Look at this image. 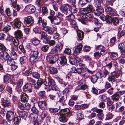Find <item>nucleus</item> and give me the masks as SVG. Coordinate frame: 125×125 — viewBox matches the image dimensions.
<instances>
[{
  "label": "nucleus",
  "mask_w": 125,
  "mask_h": 125,
  "mask_svg": "<svg viewBox=\"0 0 125 125\" xmlns=\"http://www.w3.org/2000/svg\"><path fill=\"white\" fill-rule=\"evenodd\" d=\"M60 9L65 16L66 18L72 20L75 18L73 13H76L77 11V8L76 7L72 8L70 5L67 4H64L61 6Z\"/></svg>",
  "instance_id": "f257e3e1"
},
{
  "label": "nucleus",
  "mask_w": 125,
  "mask_h": 125,
  "mask_svg": "<svg viewBox=\"0 0 125 125\" xmlns=\"http://www.w3.org/2000/svg\"><path fill=\"white\" fill-rule=\"evenodd\" d=\"M23 22L25 25L30 27L32 26L34 23V20L31 16H28L25 18Z\"/></svg>",
  "instance_id": "f03ea898"
},
{
  "label": "nucleus",
  "mask_w": 125,
  "mask_h": 125,
  "mask_svg": "<svg viewBox=\"0 0 125 125\" xmlns=\"http://www.w3.org/2000/svg\"><path fill=\"white\" fill-rule=\"evenodd\" d=\"M42 28L44 30L47 32L48 34L51 35H52L55 31L57 29L55 26H53L52 27L45 26L44 27Z\"/></svg>",
  "instance_id": "7ed1b4c3"
},
{
  "label": "nucleus",
  "mask_w": 125,
  "mask_h": 125,
  "mask_svg": "<svg viewBox=\"0 0 125 125\" xmlns=\"http://www.w3.org/2000/svg\"><path fill=\"white\" fill-rule=\"evenodd\" d=\"M36 26L39 28H43L45 26L47 25V21L45 20H42V18L41 17L38 19V22L37 23Z\"/></svg>",
  "instance_id": "20e7f679"
},
{
  "label": "nucleus",
  "mask_w": 125,
  "mask_h": 125,
  "mask_svg": "<svg viewBox=\"0 0 125 125\" xmlns=\"http://www.w3.org/2000/svg\"><path fill=\"white\" fill-rule=\"evenodd\" d=\"M93 5L91 4H88L87 7L83 9L81 11V13L84 14H88L92 12L93 9Z\"/></svg>",
  "instance_id": "39448f33"
},
{
  "label": "nucleus",
  "mask_w": 125,
  "mask_h": 125,
  "mask_svg": "<svg viewBox=\"0 0 125 125\" xmlns=\"http://www.w3.org/2000/svg\"><path fill=\"white\" fill-rule=\"evenodd\" d=\"M98 72V76L101 78L103 77L105 78L107 75H109L110 74V72L106 69L102 70Z\"/></svg>",
  "instance_id": "423d86ee"
},
{
  "label": "nucleus",
  "mask_w": 125,
  "mask_h": 125,
  "mask_svg": "<svg viewBox=\"0 0 125 125\" xmlns=\"http://www.w3.org/2000/svg\"><path fill=\"white\" fill-rule=\"evenodd\" d=\"M15 117V114L14 112L11 111H7L6 114V118L9 121H12Z\"/></svg>",
  "instance_id": "0eeeda50"
},
{
  "label": "nucleus",
  "mask_w": 125,
  "mask_h": 125,
  "mask_svg": "<svg viewBox=\"0 0 125 125\" xmlns=\"http://www.w3.org/2000/svg\"><path fill=\"white\" fill-rule=\"evenodd\" d=\"M23 90L24 91L28 93H31L32 92V85L30 83H27L23 86Z\"/></svg>",
  "instance_id": "6e6552de"
},
{
  "label": "nucleus",
  "mask_w": 125,
  "mask_h": 125,
  "mask_svg": "<svg viewBox=\"0 0 125 125\" xmlns=\"http://www.w3.org/2000/svg\"><path fill=\"white\" fill-rule=\"evenodd\" d=\"M59 113V114H62L68 117H70L72 115L69 109L67 108L61 110Z\"/></svg>",
  "instance_id": "1a4fd4ad"
},
{
  "label": "nucleus",
  "mask_w": 125,
  "mask_h": 125,
  "mask_svg": "<svg viewBox=\"0 0 125 125\" xmlns=\"http://www.w3.org/2000/svg\"><path fill=\"white\" fill-rule=\"evenodd\" d=\"M2 102V105L4 107H8L11 105L10 99L9 98H2L1 99Z\"/></svg>",
  "instance_id": "9d476101"
},
{
  "label": "nucleus",
  "mask_w": 125,
  "mask_h": 125,
  "mask_svg": "<svg viewBox=\"0 0 125 125\" xmlns=\"http://www.w3.org/2000/svg\"><path fill=\"white\" fill-rule=\"evenodd\" d=\"M105 11L107 14L112 16H114L116 15L114 10L110 7H106L105 9Z\"/></svg>",
  "instance_id": "9b49d317"
},
{
  "label": "nucleus",
  "mask_w": 125,
  "mask_h": 125,
  "mask_svg": "<svg viewBox=\"0 0 125 125\" xmlns=\"http://www.w3.org/2000/svg\"><path fill=\"white\" fill-rule=\"evenodd\" d=\"M26 11L30 13H33L35 11V8L34 6L31 4L27 5L25 8Z\"/></svg>",
  "instance_id": "f8f14e48"
},
{
  "label": "nucleus",
  "mask_w": 125,
  "mask_h": 125,
  "mask_svg": "<svg viewBox=\"0 0 125 125\" xmlns=\"http://www.w3.org/2000/svg\"><path fill=\"white\" fill-rule=\"evenodd\" d=\"M100 19L103 21H106L107 22L109 23L112 22V18L109 16L107 15L105 16L103 14H102L100 16Z\"/></svg>",
  "instance_id": "ddd939ff"
},
{
  "label": "nucleus",
  "mask_w": 125,
  "mask_h": 125,
  "mask_svg": "<svg viewBox=\"0 0 125 125\" xmlns=\"http://www.w3.org/2000/svg\"><path fill=\"white\" fill-rule=\"evenodd\" d=\"M51 21V23L52 24L55 25H59L60 23L61 19L56 16L52 18L50 20Z\"/></svg>",
  "instance_id": "4468645a"
},
{
  "label": "nucleus",
  "mask_w": 125,
  "mask_h": 125,
  "mask_svg": "<svg viewBox=\"0 0 125 125\" xmlns=\"http://www.w3.org/2000/svg\"><path fill=\"white\" fill-rule=\"evenodd\" d=\"M87 14H82L81 15V18L85 20L88 21L89 19H92L94 18L93 14L92 13L89 14L88 15Z\"/></svg>",
  "instance_id": "2eb2a0df"
},
{
  "label": "nucleus",
  "mask_w": 125,
  "mask_h": 125,
  "mask_svg": "<svg viewBox=\"0 0 125 125\" xmlns=\"http://www.w3.org/2000/svg\"><path fill=\"white\" fill-rule=\"evenodd\" d=\"M38 104L39 108L42 109L44 110L46 109L47 103L45 101H39L38 102Z\"/></svg>",
  "instance_id": "dca6fc26"
},
{
  "label": "nucleus",
  "mask_w": 125,
  "mask_h": 125,
  "mask_svg": "<svg viewBox=\"0 0 125 125\" xmlns=\"http://www.w3.org/2000/svg\"><path fill=\"white\" fill-rule=\"evenodd\" d=\"M82 44L80 43L75 48L73 53V54L74 56H76L80 53V52L82 48Z\"/></svg>",
  "instance_id": "f3484780"
},
{
  "label": "nucleus",
  "mask_w": 125,
  "mask_h": 125,
  "mask_svg": "<svg viewBox=\"0 0 125 125\" xmlns=\"http://www.w3.org/2000/svg\"><path fill=\"white\" fill-rule=\"evenodd\" d=\"M118 49L120 51L121 55H125V45L123 43H120L118 45Z\"/></svg>",
  "instance_id": "a211bd4d"
},
{
  "label": "nucleus",
  "mask_w": 125,
  "mask_h": 125,
  "mask_svg": "<svg viewBox=\"0 0 125 125\" xmlns=\"http://www.w3.org/2000/svg\"><path fill=\"white\" fill-rule=\"evenodd\" d=\"M98 73L97 72L95 75H92L90 77V79L91 82L93 83H95L97 82L98 79H101L98 76Z\"/></svg>",
  "instance_id": "6ab92c4d"
},
{
  "label": "nucleus",
  "mask_w": 125,
  "mask_h": 125,
  "mask_svg": "<svg viewBox=\"0 0 125 125\" xmlns=\"http://www.w3.org/2000/svg\"><path fill=\"white\" fill-rule=\"evenodd\" d=\"M21 100L22 102H27L29 99L28 96L26 94L24 93L21 96Z\"/></svg>",
  "instance_id": "aec40b11"
},
{
  "label": "nucleus",
  "mask_w": 125,
  "mask_h": 125,
  "mask_svg": "<svg viewBox=\"0 0 125 125\" xmlns=\"http://www.w3.org/2000/svg\"><path fill=\"white\" fill-rule=\"evenodd\" d=\"M104 10L102 7L99 8H96L94 10V13L95 15L97 16H99L103 11Z\"/></svg>",
  "instance_id": "412c9836"
},
{
  "label": "nucleus",
  "mask_w": 125,
  "mask_h": 125,
  "mask_svg": "<svg viewBox=\"0 0 125 125\" xmlns=\"http://www.w3.org/2000/svg\"><path fill=\"white\" fill-rule=\"evenodd\" d=\"M13 22V25L15 27L18 29L21 26V22L19 19H16L14 20Z\"/></svg>",
  "instance_id": "4be33fe9"
},
{
  "label": "nucleus",
  "mask_w": 125,
  "mask_h": 125,
  "mask_svg": "<svg viewBox=\"0 0 125 125\" xmlns=\"http://www.w3.org/2000/svg\"><path fill=\"white\" fill-rule=\"evenodd\" d=\"M114 73H113L109 75L108 78V80L110 82L113 83L115 82L116 80L115 77V75L114 74Z\"/></svg>",
  "instance_id": "5701e85b"
},
{
  "label": "nucleus",
  "mask_w": 125,
  "mask_h": 125,
  "mask_svg": "<svg viewBox=\"0 0 125 125\" xmlns=\"http://www.w3.org/2000/svg\"><path fill=\"white\" fill-rule=\"evenodd\" d=\"M59 61L60 62L59 64L60 66H64L66 64V59L64 57H60L59 59Z\"/></svg>",
  "instance_id": "b1692460"
},
{
  "label": "nucleus",
  "mask_w": 125,
  "mask_h": 125,
  "mask_svg": "<svg viewBox=\"0 0 125 125\" xmlns=\"http://www.w3.org/2000/svg\"><path fill=\"white\" fill-rule=\"evenodd\" d=\"M14 34L16 37L19 39L21 38L23 36L22 33L21 31L19 30H17L15 32Z\"/></svg>",
  "instance_id": "393cba45"
},
{
  "label": "nucleus",
  "mask_w": 125,
  "mask_h": 125,
  "mask_svg": "<svg viewBox=\"0 0 125 125\" xmlns=\"http://www.w3.org/2000/svg\"><path fill=\"white\" fill-rule=\"evenodd\" d=\"M66 116L62 114H60L59 117V120L60 121L63 123H64L67 121V119L66 118Z\"/></svg>",
  "instance_id": "a878e982"
},
{
  "label": "nucleus",
  "mask_w": 125,
  "mask_h": 125,
  "mask_svg": "<svg viewBox=\"0 0 125 125\" xmlns=\"http://www.w3.org/2000/svg\"><path fill=\"white\" fill-rule=\"evenodd\" d=\"M120 96L117 93L111 96V98L114 101H117L120 99Z\"/></svg>",
  "instance_id": "bb28decb"
},
{
  "label": "nucleus",
  "mask_w": 125,
  "mask_h": 125,
  "mask_svg": "<svg viewBox=\"0 0 125 125\" xmlns=\"http://www.w3.org/2000/svg\"><path fill=\"white\" fill-rule=\"evenodd\" d=\"M19 117L23 118L27 117V112L24 111H21L19 112Z\"/></svg>",
  "instance_id": "cd10ccee"
},
{
  "label": "nucleus",
  "mask_w": 125,
  "mask_h": 125,
  "mask_svg": "<svg viewBox=\"0 0 125 125\" xmlns=\"http://www.w3.org/2000/svg\"><path fill=\"white\" fill-rule=\"evenodd\" d=\"M111 58L113 60L116 59L118 57V54L117 52H113L110 53Z\"/></svg>",
  "instance_id": "c85d7f7f"
},
{
  "label": "nucleus",
  "mask_w": 125,
  "mask_h": 125,
  "mask_svg": "<svg viewBox=\"0 0 125 125\" xmlns=\"http://www.w3.org/2000/svg\"><path fill=\"white\" fill-rule=\"evenodd\" d=\"M87 3V2L85 0H80L78 4V5L80 7H82L85 5Z\"/></svg>",
  "instance_id": "c756f323"
},
{
  "label": "nucleus",
  "mask_w": 125,
  "mask_h": 125,
  "mask_svg": "<svg viewBox=\"0 0 125 125\" xmlns=\"http://www.w3.org/2000/svg\"><path fill=\"white\" fill-rule=\"evenodd\" d=\"M50 73L52 74H56L58 72V70L56 68L53 67H51L50 68Z\"/></svg>",
  "instance_id": "7c9ffc66"
},
{
  "label": "nucleus",
  "mask_w": 125,
  "mask_h": 125,
  "mask_svg": "<svg viewBox=\"0 0 125 125\" xmlns=\"http://www.w3.org/2000/svg\"><path fill=\"white\" fill-rule=\"evenodd\" d=\"M56 79L58 82L61 84V85L63 87H65L67 85L66 83L63 81V80L60 78L59 77H56Z\"/></svg>",
  "instance_id": "2f4dec72"
},
{
  "label": "nucleus",
  "mask_w": 125,
  "mask_h": 125,
  "mask_svg": "<svg viewBox=\"0 0 125 125\" xmlns=\"http://www.w3.org/2000/svg\"><path fill=\"white\" fill-rule=\"evenodd\" d=\"M32 72L30 70H26L23 73V75L26 76H30L32 74Z\"/></svg>",
  "instance_id": "473e14b6"
},
{
  "label": "nucleus",
  "mask_w": 125,
  "mask_h": 125,
  "mask_svg": "<svg viewBox=\"0 0 125 125\" xmlns=\"http://www.w3.org/2000/svg\"><path fill=\"white\" fill-rule=\"evenodd\" d=\"M77 36L79 39L80 40L83 39L84 35L83 32L81 31H79L77 32Z\"/></svg>",
  "instance_id": "72a5a7b5"
},
{
  "label": "nucleus",
  "mask_w": 125,
  "mask_h": 125,
  "mask_svg": "<svg viewBox=\"0 0 125 125\" xmlns=\"http://www.w3.org/2000/svg\"><path fill=\"white\" fill-rule=\"evenodd\" d=\"M21 118L19 116L17 117H14V119L12 120L13 124H16L19 123L21 121Z\"/></svg>",
  "instance_id": "f704fd0d"
},
{
  "label": "nucleus",
  "mask_w": 125,
  "mask_h": 125,
  "mask_svg": "<svg viewBox=\"0 0 125 125\" xmlns=\"http://www.w3.org/2000/svg\"><path fill=\"white\" fill-rule=\"evenodd\" d=\"M27 57L25 56H22L20 58V61L21 64H23L27 61Z\"/></svg>",
  "instance_id": "c9c22d12"
},
{
  "label": "nucleus",
  "mask_w": 125,
  "mask_h": 125,
  "mask_svg": "<svg viewBox=\"0 0 125 125\" xmlns=\"http://www.w3.org/2000/svg\"><path fill=\"white\" fill-rule=\"evenodd\" d=\"M27 83H30L32 85V84H34L35 83H36V81L32 78L27 77Z\"/></svg>",
  "instance_id": "e433bc0d"
},
{
  "label": "nucleus",
  "mask_w": 125,
  "mask_h": 125,
  "mask_svg": "<svg viewBox=\"0 0 125 125\" xmlns=\"http://www.w3.org/2000/svg\"><path fill=\"white\" fill-rule=\"evenodd\" d=\"M50 10L49 13L50 16L48 17V19L49 20L54 17L55 15V12L54 10L50 9Z\"/></svg>",
  "instance_id": "4c0bfd02"
},
{
  "label": "nucleus",
  "mask_w": 125,
  "mask_h": 125,
  "mask_svg": "<svg viewBox=\"0 0 125 125\" xmlns=\"http://www.w3.org/2000/svg\"><path fill=\"white\" fill-rule=\"evenodd\" d=\"M30 60L31 62L32 63H35L38 61V57L31 56Z\"/></svg>",
  "instance_id": "58836bf2"
},
{
  "label": "nucleus",
  "mask_w": 125,
  "mask_h": 125,
  "mask_svg": "<svg viewBox=\"0 0 125 125\" xmlns=\"http://www.w3.org/2000/svg\"><path fill=\"white\" fill-rule=\"evenodd\" d=\"M94 2L95 6L96 8L102 7L101 6V2L99 0H95Z\"/></svg>",
  "instance_id": "ea45409f"
},
{
  "label": "nucleus",
  "mask_w": 125,
  "mask_h": 125,
  "mask_svg": "<svg viewBox=\"0 0 125 125\" xmlns=\"http://www.w3.org/2000/svg\"><path fill=\"white\" fill-rule=\"evenodd\" d=\"M98 98L101 101H105L107 99V97L105 94L101 95L99 96Z\"/></svg>",
  "instance_id": "a19ab883"
},
{
  "label": "nucleus",
  "mask_w": 125,
  "mask_h": 125,
  "mask_svg": "<svg viewBox=\"0 0 125 125\" xmlns=\"http://www.w3.org/2000/svg\"><path fill=\"white\" fill-rule=\"evenodd\" d=\"M10 58V56L8 53L6 52H3V58L5 61L7 60Z\"/></svg>",
  "instance_id": "79ce46f5"
},
{
  "label": "nucleus",
  "mask_w": 125,
  "mask_h": 125,
  "mask_svg": "<svg viewBox=\"0 0 125 125\" xmlns=\"http://www.w3.org/2000/svg\"><path fill=\"white\" fill-rule=\"evenodd\" d=\"M38 94L39 96L42 98H44L46 97L45 92L44 91L39 92Z\"/></svg>",
  "instance_id": "37998d69"
},
{
  "label": "nucleus",
  "mask_w": 125,
  "mask_h": 125,
  "mask_svg": "<svg viewBox=\"0 0 125 125\" xmlns=\"http://www.w3.org/2000/svg\"><path fill=\"white\" fill-rule=\"evenodd\" d=\"M60 106H59L58 108H50L49 109V110L52 113L57 112L60 109Z\"/></svg>",
  "instance_id": "c03bdc74"
},
{
  "label": "nucleus",
  "mask_w": 125,
  "mask_h": 125,
  "mask_svg": "<svg viewBox=\"0 0 125 125\" xmlns=\"http://www.w3.org/2000/svg\"><path fill=\"white\" fill-rule=\"evenodd\" d=\"M107 60H108L106 58L104 60V61L105 62V63L106 64L105 66H107L108 68L110 69L113 66L112 61L110 62L107 63V62H106Z\"/></svg>",
  "instance_id": "a18cd8bd"
},
{
  "label": "nucleus",
  "mask_w": 125,
  "mask_h": 125,
  "mask_svg": "<svg viewBox=\"0 0 125 125\" xmlns=\"http://www.w3.org/2000/svg\"><path fill=\"white\" fill-rule=\"evenodd\" d=\"M39 52L38 51H32L31 52V56L38 57Z\"/></svg>",
  "instance_id": "49530a36"
},
{
  "label": "nucleus",
  "mask_w": 125,
  "mask_h": 125,
  "mask_svg": "<svg viewBox=\"0 0 125 125\" xmlns=\"http://www.w3.org/2000/svg\"><path fill=\"white\" fill-rule=\"evenodd\" d=\"M49 85L55 86L56 85V83L54 80L52 79H49L48 81Z\"/></svg>",
  "instance_id": "de8ad7c7"
},
{
  "label": "nucleus",
  "mask_w": 125,
  "mask_h": 125,
  "mask_svg": "<svg viewBox=\"0 0 125 125\" xmlns=\"http://www.w3.org/2000/svg\"><path fill=\"white\" fill-rule=\"evenodd\" d=\"M15 63L14 59L10 58L7 60V63L8 64L10 65Z\"/></svg>",
  "instance_id": "09e8293b"
},
{
  "label": "nucleus",
  "mask_w": 125,
  "mask_h": 125,
  "mask_svg": "<svg viewBox=\"0 0 125 125\" xmlns=\"http://www.w3.org/2000/svg\"><path fill=\"white\" fill-rule=\"evenodd\" d=\"M58 49L57 46H55L52 48L51 51V53L52 54L57 53L58 52Z\"/></svg>",
  "instance_id": "8fccbe9b"
},
{
  "label": "nucleus",
  "mask_w": 125,
  "mask_h": 125,
  "mask_svg": "<svg viewBox=\"0 0 125 125\" xmlns=\"http://www.w3.org/2000/svg\"><path fill=\"white\" fill-rule=\"evenodd\" d=\"M32 42V43L34 45H37L40 43V41L38 39L35 38L33 39Z\"/></svg>",
  "instance_id": "3c124183"
},
{
  "label": "nucleus",
  "mask_w": 125,
  "mask_h": 125,
  "mask_svg": "<svg viewBox=\"0 0 125 125\" xmlns=\"http://www.w3.org/2000/svg\"><path fill=\"white\" fill-rule=\"evenodd\" d=\"M42 12L45 15H47L48 14V9L46 7H43L42 9Z\"/></svg>",
  "instance_id": "603ef678"
},
{
  "label": "nucleus",
  "mask_w": 125,
  "mask_h": 125,
  "mask_svg": "<svg viewBox=\"0 0 125 125\" xmlns=\"http://www.w3.org/2000/svg\"><path fill=\"white\" fill-rule=\"evenodd\" d=\"M82 111H80L79 112H78L77 114V118L81 120L82 119L83 117V115L82 113Z\"/></svg>",
  "instance_id": "864d4df0"
},
{
  "label": "nucleus",
  "mask_w": 125,
  "mask_h": 125,
  "mask_svg": "<svg viewBox=\"0 0 125 125\" xmlns=\"http://www.w3.org/2000/svg\"><path fill=\"white\" fill-rule=\"evenodd\" d=\"M66 100V98H64V96H62L60 98L59 100L58 101V102L61 104L63 105L65 103Z\"/></svg>",
  "instance_id": "5fc2aeb1"
},
{
  "label": "nucleus",
  "mask_w": 125,
  "mask_h": 125,
  "mask_svg": "<svg viewBox=\"0 0 125 125\" xmlns=\"http://www.w3.org/2000/svg\"><path fill=\"white\" fill-rule=\"evenodd\" d=\"M32 74L33 77L35 78L38 79L40 77V75L37 72H32Z\"/></svg>",
  "instance_id": "6e6d98bb"
},
{
  "label": "nucleus",
  "mask_w": 125,
  "mask_h": 125,
  "mask_svg": "<svg viewBox=\"0 0 125 125\" xmlns=\"http://www.w3.org/2000/svg\"><path fill=\"white\" fill-rule=\"evenodd\" d=\"M47 115V112L45 111L42 112L41 114L40 117L42 119H44Z\"/></svg>",
  "instance_id": "4d7b16f0"
},
{
  "label": "nucleus",
  "mask_w": 125,
  "mask_h": 125,
  "mask_svg": "<svg viewBox=\"0 0 125 125\" xmlns=\"http://www.w3.org/2000/svg\"><path fill=\"white\" fill-rule=\"evenodd\" d=\"M120 119V117L118 116L115 118L113 120L112 123L115 125H117L118 124V121Z\"/></svg>",
  "instance_id": "13d9d810"
},
{
  "label": "nucleus",
  "mask_w": 125,
  "mask_h": 125,
  "mask_svg": "<svg viewBox=\"0 0 125 125\" xmlns=\"http://www.w3.org/2000/svg\"><path fill=\"white\" fill-rule=\"evenodd\" d=\"M112 22H113L115 25H116L119 23V21L116 18H113L112 19Z\"/></svg>",
  "instance_id": "bf43d9fd"
},
{
  "label": "nucleus",
  "mask_w": 125,
  "mask_h": 125,
  "mask_svg": "<svg viewBox=\"0 0 125 125\" xmlns=\"http://www.w3.org/2000/svg\"><path fill=\"white\" fill-rule=\"evenodd\" d=\"M7 22L5 21H0V28H4L7 25Z\"/></svg>",
  "instance_id": "052dcab7"
},
{
  "label": "nucleus",
  "mask_w": 125,
  "mask_h": 125,
  "mask_svg": "<svg viewBox=\"0 0 125 125\" xmlns=\"http://www.w3.org/2000/svg\"><path fill=\"white\" fill-rule=\"evenodd\" d=\"M49 46L48 45H43L41 48V50L44 52L47 51L49 48Z\"/></svg>",
  "instance_id": "680f3d73"
},
{
  "label": "nucleus",
  "mask_w": 125,
  "mask_h": 125,
  "mask_svg": "<svg viewBox=\"0 0 125 125\" xmlns=\"http://www.w3.org/2000/svg\"><path fill=\"white\" fill-rule=\"evenodd\" d=\"M53 39L54 40L57 41L59 40V35L58 33L56 32L54 33L53 34Z\"/></svg>",
  "instance_id": "e2e57ef3"
},
{
  "label": "nucleus",
  "mask_w": 125,
  "mask_h": 125,
  "mask_svg": "<svg viewBox=\"0 0 125 125\" xmlns=\"http://www.w3.org/2000/svg\"><path fill=\"white\" fill-rule=\"evenodd\" d=\"M14 45L16 46H18L19 45V41L18 39L16 38H14L13 40L12 41Z\"/></svg>",
  "instance_id": "0e129e2a"
},
{
  "label": "nucleus",
  "mask_w": 125,
  "mask_h": 125,
  "mask_svg": "<svg viewBox=\"0 0 125 125\" xmlns=\"http://www.w3.org/2000/svg\"><path fill=\"white\" fill-rule=\"evenodd\" d=\"M94 56L95 58L99 59L101 57V55L100 52H97L94 53Z\"/></svg>",
  "instance_id": "69168bd1"
},
{
  "label": "nucleus",
  "mask_w": 125,
  "mask_h": 125,
  "mask_svg": "<svg viewBox=\"0 0 125 125\" xmlns=\"http://www.w3.org/2000/svg\"><path fill=\"white\" fill-rule=\"evenodd\" d=\"M63 13V14H62L60 12L58 11L57 12L56 16L61 19V18L63 17L64 15L65 16L64 13Z\"/></svg>",
  "instance_id": "338daca9"
},
{
  "label": "nucleus",
  "mask_w": 125,
  "mask_h": 125,
  "mask_svg": "<svg viewBox=\"0 0 125 125\" xmlns=\"http://www.w3.org/2000/svg\"><path fill=\"white\" fill-rule=\"evenodd\" d=\"M57 45L56 46L57 47L58 50H60L62 49L63 46V44L61 43L60 42H58V43H57Z\"/></svg>",
  "instance_id": "774afa93"
}]
</instances>
